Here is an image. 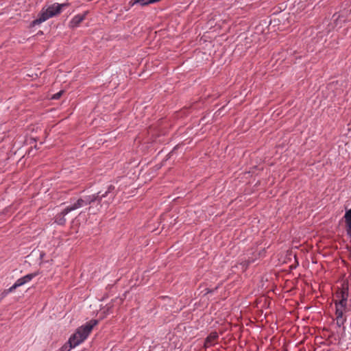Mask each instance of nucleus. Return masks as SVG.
Listing matches in <instances>:
<instances>
[{
	"instance_id": "obj_15",
	"label": "nucleus",
	"mask_w": 351,
	"mask_h": 351,
	"mask_svg": "<svg viewBox=\"0 0 351 351\" xmlns=\"http://www.w3.org/2000/svg\"><path fill=\"white\" fill-rule=\"evenodd\" d=\"M108 311L109 313H112V311H110L109 308H108Z\"/></svg>"
},
{
	"instance_id": "obj_6",
	"label": "nucleus",
	"mask_w": 351,
	"mask_h": 351,
	"mask_svg": "<svg viewBox=\"0 0 351 351\" xmlns=\"http://www.w3.org/2000/svg\"><path fill=\"white\" fill-rule=\"evenodd\" d=\"M71 211L67 210V207H66L61 213H58L55 217V223L58 225L63 226L66 223L65 216L69 214Z\"/></svg>"
},
{
	"instance_id": "obj_14",
	"label": "nucleus",
	"mask_w": 351,
	"mask_h": 351,
	"mask_svg": "<svg viewBox=\"0 0 351 351\" xmlns=\"http://www.w3.org/2000/svg\"><path fill=\"white\" fill-rule=\"evenodd\" d=\"M135 4H138V2H136V0H134V1H130L129 2V5H130V8L134 6Z\"/></svg>"
},
{
	"instance_id": "obj_10",
	"label": "nucleus",
	"mask_w": 351,
	"mask_h": 351,
	"mask_svg": "<svg viewBox=\"0 0 351 351\" xmlns=\"http://www.w3.org/2000/svg\"><path fill=\"white\" fill-rule=\"evenodd\" d=\"M38 275V272L28 274L22 277L23 282L25 284L30 282L34 278H35Z\"/></svg>"
},
{
	"instance_id": "obj_13",
	"label": "nucleus",
	"mask_w": 351,
	"mask_h": 351,
	"mask_svg": "<svg viewBox=\"0 0 351 351\" xmlns=\"http://www.w3.org/2000/svg\"><path fill=\"white\" fill-rule=\"evenodd\" d=\"M63 93V91L62 90H60L59 91L58 93L54 94L53 96H52V99H58L59 98H60V97L62 96Z\"/></svg>"
},
{
	"instance_id": "obj_4",
	"label": "nucleus",
	"mask_w": 351,
	"mask_h": 351,
	"mask_svg": "<svg viewBox=\"0 0 351 351\" xmlns=\"http://www.w3.org/2000/svg\"><path fill=\"white\" fill-rule=\"evenodd\" d=\"M339 297L340 300L339 301H335V316L337 324L339 326H342L346 322V319L344 317L343 315L347 309V299H348V293L346 291H341L339 293Z\"/></svg>"
},
{
	"instance_id": "obj_2",
	"label": "nucleus",
	"mask_w": 351,
	"mask_h": 351,
	"mask_svg": "<svg viewBox=\"0 0 351 351\" xmlns=\"http://www.w3.org/2000/svg\"><path fill=\"white\" fill-rule=\"evenodd\" d=\"M69 5V3H54L47 8H43L36 19L32 21V25H38L46 21L50 18L58 15L62 10Z\"/></svg>"
},
{
	"instance_id": "obj_5",
	"label": "nucleus",
	"mask_w": 351,
	"mask_h": 351,
	"mask_svg": "<svg viewBox=\"0 0 351 351\" xmlns=\"http://www.w3.org/2000/svg\"><path fill=\"white\" fill-rule=\"evenodd\" d=\"M86 15V13L85 12L82 14L74 16L69 22V27L71 28L77 27L85 19Z\"/></svg>"
},
{
	"instance_id": "obj_11",
	"label": "nucleus",
	"mask_w": 351,
	"mask_h": 351,
	"mask_svg": "<svg viewBox=\"0 0 351 351\" xmlns=\"http://www.w3.org/2000/svg\"><path fill=\"white\" fill-rule=\"evenodd\" d=\"M18 287L16 286V285L13 284L8 289H6L3 291V297H5V295H7L8 293L14 291L16 289H17Z\"/></svg>"
},
{
	"instance_id": "obj_7",
	"label": "nucleus",
	"mask_w": 351,
	"mask_h": 351,
	"mask_svg": "<svg viewBox=\"0 0 351 351\" xmlns=\"http://www.w3.org/2000/svg\"><path fill=\"white\" fill-rule=\"evenodd\" d=\"M256 259V255H255V257H252V258H248L247 259L246 258H241L240 261H239V265H237V267H239L240 269L244 271L247 269V268L248 267V266L251 264V263H253L255 260Z\"/></svg>"
},
{
	"instance_id": "obj_3",
	"label": "nucleus",
	"mask_w": 351,
	"mask_h": 351,
	"mask_svg": "<svg viewBox=\"0 0 351 351\" xmlns=\"http://www.w3.org/2000/svg\"><path fill=\"white\" fill-rule=\"evenodd\" d=\"M97 324V321L96 320H90L89 322L86 323L85 325H83L79 327L75 332L73 334L69 339V343L72 344V346L75 348L82 343L89 335L94 326Z\"/></svg>"
},
{
	"instance_id": "obj_1",
	"label": "nucleus",
	"mask_w": 351,
	"mask_h": 351,
	"mask_svg": "<svg viewBox=\"0 0 351 351\" xmlns=\"http://www.w3.org/2000/svg\"><path fill=\"white\" fill-rule=\"evenodd\" d=\"M114 186L111 184L108 186L107 190L104 193L99 191L97 193L84 196L83 197L78 199L73 204L68 206L67 210L69 211H73L95 202H97V204H99L100 207L104 206L105 208H107L113 202L116 196V194L114 192Z\"/></svg>"
},
{
	"instance_id": "obj_9",
	"label": "nucleus",
	"mask_w": 351,
	"mask_h": 351,
	"mask_svg": "<svg viewBox=\"0 0 351 351\" xmlns=\"http://www.w3.org/2000/svg\"><path fill=\"white\" fill-rule=\"evenodd\" d=\"M219 337L218 333L215 331L210 332L206 338L204 342L205 347H210L213 345V341L217 340Z\"/></svg>"
},
{
	"instance_id": "obj_8",
	"label": "nucleus",
	"mask_w": 351,
	"mask_h": 351,
	"mask_svg": "<svg viewBox=\"0 0 351 351\" xmlns=\"http://www.w3.org/2000/svg\"><path fill=\"white\" fill-rule=\"evenodd\" d=\"M343 217L346 222V234L351 238V208L346 211Z\"/></svg>"
},
{
	"instance_id": "obj_12",
	"label": "nucleus",
	"mask_w": 351,
	"mask_h": 351,
	"mask_svg": "<svg viewBox=\"0 0 351 351\" xmlns=\"http://www.w3.org/2000/svg\"><path fill=\"white\" fill-rule=\"evenodd\" d=\"M14 284L16 285L17 287H21L25 285L22 277L19 278Z\"/></svg>"
}]
</instances>
